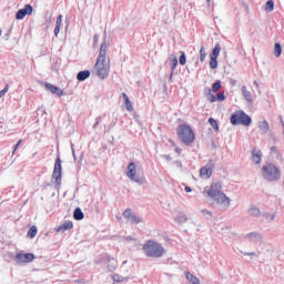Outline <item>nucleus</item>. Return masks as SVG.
Masks as SVG:
<instances>
[{
  "mask_svg": "<svg viewBox=\"0 0 284 284\" xmlns=\"http://www.w3.org/2000/svg\"><path fill=\"white\" fill-rule=\"evenodd\" d=\"M94 72L98 79H108L110 77V59H108V42H102L100 52L95 62Z\"/></svg>",
  "mask_w": 284,
  "mask_h": 284,
  "instance_id": "obj_1",
  "label": "nucleus"
},
{
  "mask_svg": "<svg viewBox=\"0 0 284 284\" xmlns=\"http://www.w3.org/2000/svg\"><path fill=\"white\" fill-rule=\"evenodd\" d=\"M143 252L149 258H161L165 254V248L158 242L149 240L143 245Z\"/></svg>",
  "mask_w": 284,
  "mask_h": 284,
  "instance_id": "obj_2",
  "label": "nucleus"
},
{
  "mask_svg": "<svg viewBox=\"0 0 284 284\" xmlns=\"http://www.w3.org/2000/svg\"><path fill=\"white\" fill-rule=\"evenodd\" d=\"M178 134H179V139L185 145H190V144L194 143L195 135H194V131H192V128H190V125L181 124L179 126Z\"/></svg>",
  "mask_w": 284,
  "mask_h": 284,
  "instance_id": "obj_3",
  "label": "nucleus"
},
{
  "mask_svg": "<svg viewBox=\"0 0 284 284\" xmlns=\"http://www.w3.org/2000/svg\"><path fill=\"white\" fill-rule=\"evenodd\" d=\"M262 174L266 181H278L281 179V170L276 165L268 163L262 168Z\"/></svg>",
  "mask_w": 284,
  "mask_h": 284,
  "instance_id": "obj_4",
  "label": "nucleus"
},
{
  "mask_svg": "<svg viewBox=\"0 0 284 284\" xmlns=\"http://www.w3.org/2000/svg\"><path fill=\"white\" fill-rule=\"evenodd\" d=\"M232 125H252V118L243 111H237L231 115Z\"/></svg>",
  "mask_w": 284,
  "mask_h": 284,
  "instance_id": "obj_5",
  "label": "nucleus"
},
{
  "mask_svg": "<svg viewBox=\"0 0 284 284\" xmlns=\"http://www.w3.org/2000/svg\"><path fill=\"white\" fill-rule=\"evenodd\" d=\"M126 176L131 179L134 183H138V185H143L145 183V180L143 178L136 176V163L130 162L126 168Z\"/></svg>",
  "mask_w": 284,
  "mask_h": 284,
  "instance_id": "obj_6",
  "label": "nucleus"
},
{
  "mask_svg": "<svg viewBox=\"0 0 284 284\" xmlns=\"http://www.w3.org/2000/svg\"><path fill=\"white\" fill-rule=\"evenodd\" d=\"M61 176H62V166H61V158L58 156L54 163V169L52 173V179L55 185H61Z\"/></svg>",
  "mask_w": 284,
  "mask_h": 284,
  "instance_id": "obj_7",
  "label": "nucleus"
},
{
  "mask_svg": "<svg viewBox=\"0 0 284 284\" xmlns=\"http://www.w3.org/2000/svg\"><path fill=\"white\" fill-rule=\"evenodd\" d=\"M217 205H220L221 210H229L231 205V200L227 197L225 193H220V195H215L212 197Z\"/></svg>",
  "mask_w": 284,
  "mask_h": 284,
  "instance_id": "obj_8",
  "label": "nucleus"
},
{
  "mask_svg": "<svg viewBox=\"0 0 284 284\" xmlns=\"http://www.w3.org/2000/svg\"><path fill=\"white\" fill-rule=\"evenodd\" d=\"M100 263L102 265H106V270H109V272H114V270L119 267V263L110 255H103Z\"/></svg>",
  "mask_w": 284,
  "mask_h": 284,
  "instance_id": "obj_9",
  "label": "nucleus"
},
{
  "mask_svg": "<svg viewBox=\"0 0 284 284\" xmlns=\"http://www.w3.org/2000/svg\"><path fill=\"white\" fill-rule=\"evenodd\" d=\"M216 168V163H214L212 160L207 162L206 165H204L200 170V176L202 179H210L212 176V172H214V169Z\"/></svg>",
  "mask_w": 284,
  "mask_h": 284,
  "instance_id": "obj_10",
  "label": "nucleus"
},
{
  "mask_svg": "<svg viewBox=\"0 0 284 284\" xmlns=\"http://www.w3.org/2000/svg\"><path fill=\"white\" fill-rule=\"evenodd\" d=\"M36 256L32 253H18L14 256V261L18 265H23L26 263H32L34 261Z\"/></svg>",
  "mask_w": 284,
  "mask_h": 284,
  "instance_id": "obj_11",
  "label": "nucleus"
},
{
  "mask_svg": "<svg viewBox=\"0 0 284 284\" xmlns=\"http://www.w3.org/2000/svg\"><path fill=\"white\" fill-rule=\"evenodd\" d=\"M123 216L129 221V223H131V225H139V223H143V219L136 216V214L132 212V209H126L123 212Z\"/></svg>",
  "mask_w": 284,
  "mask_h": 284,
  "instance_id": "obj_12",
  "label": "nucleus"
},
{
  "mask_svg": "<svg viewBox=\"0 0 284 284\" xmlns=\"http://www.w3.org/2000/svg\"><path fill=\"white\" fill-rule=\"evenodd\" d=\"M221 190H222L221 182L212 183L207 191V196H210L211 199H213L214 196H219L220 194H223Z\"/></svg>",
  "mask_w": 284,
  "mask_h": 284,
  "instance_id": "obj_13",
  "label": "nucleus"
},
{
  "mask_svg": "<svg viewBox=\"0 0 284 284\" xmlns=\"http://www.w3.org/2000/svg\"><path fill=\"white\" fill-rule=\"evenodd\" d=\"M32 12H34V9L31 7V4H26L23 9L18 10L16 13V19L21 21V19H26V16L32 14Z\"/></svg>",
  "mask_w": 284,
  "mask_h": 284,
  "instance_id": "obj_14",
  "label": "nucleus"
},
{
  "mask_svg": "<svg viewBox=\"0 0 284 284\" xmlns=\"http://www.w3.org/2000/svg\"><path fill=\"white\" fill-rule=\"evenodd\" d=\"M245 239L251 243H263V235L258 232H251L245 235Z\"/></svg>",
  "mask_w": 284,
  "mask_h": 284,
  "instance_id": "obj_15",
  "label": "nucleus"
},
{
  "mask_svg": "<svg viewBox=\"0 0 284 284\" xmlns=\"http://www.w3.org/2000/svg\"><path fill=\"white\" fill-rule=\"evenodd\" d=\"M44 88L49 90V92H52V94H57V97H63V90L59 89L50 82H47Z\"/></svg>",
  "mask_w": 284,
  "mask_h": 284,
  "instance_id": "obj_16",
  "label": "nucleus"
},
{
  "mask_svg": "<svg viewBox=\"0 0 284 284\" xmlns=\"http://www.w3.org/2000/svg\"><path fill=\"white\" fill-rule=\"evenodd\" d=\"M242 97H244L245 101H247V103H254V99L252 98V92H250V90H247L246 85H243L242 89Z\"/></svg>",
  "mask_w": 284,
  "mask_h": 284,
  "instance_id": "obj_17",
  "label": "nucleus"
},
{
  "mask_svg": "<svg viewBox=\"0 0 284 284\" xmlns=\"http://www.w3.org/2000/svg\"><path fill=\"white\" fill-rule=\"evenodd\" d=\"M247 214H248V216H254L255 219H261V216L263 215L261 213V209H258L256 205L251 206L247 210Z\"/></svg>",
  "mask_w": 284,
  "mask_h": 284,
  "instance_id": "obj_18",
  "label": "nucleus"
},
{
  "mask_svg": "<svg viewBox=\"0 0 284 284\" xmlns=\"http://www.w3.org/2000/svg\"><path fill=\"white\" fill-rule=\"evenodd\" d=\"M263 156V153L261 152V150L257 149H253L252 151V159L253 162L258 165V163H261V158Z\"/></svg>",
  "mask_w": 284,
  "mask_h": 284,
  "instance_id": "obj_19",
  "label": "nucleus"
},
{
  "mask_svg": "<svg viewBox=\"0 0 284 284\" xmlns=\"http://www.w3.org/2000/svg\"><path fill=\"white\" fill-rule=\"evenodd\" d=\"M122 99L124 101V105H126L128 112H133L134 105H132V101H130V98L128 97L126 93H122Z\"/></svg>",
  "mask_w": 284,
  "mask_h": 284,
  "instance_id": "obj_20",
  "label": "nucleus"
},
{
  "mask_svg": "<svg viewBox=\"0 0 284 284\" xmlns=\"http://www.w3.org/2000/svg\"><path fill=\"white\" fill-rule=\"evenodd\" d=\"M63 23V16H59L55 21L54 36L59 37V32H61V26Z\"/></svg>",
  "mask_w": 284,
  "mask_h": 284,
  "instance_id": "obj_21",
  "label": "nucleus"
},
{
  "mask_svg": "<svg viewBox=\"0 0 284 284\" xmlns=\"http://www.w3.org/2000/svg\"><path fill=\"white\" fill-rule=\"evenodd\" d=\"M258 130L262 132V134H267V132H270V123H267L266 120L260 122Z\"/></svg>",
  "mask_w": 284,
  "mask_h": 284,
  "instance_id": "obj_22",
  "label": "nucleus"
},
{
  "mask_svg": "<svg viewBox=\"0 0 284 284\" xmlns=\"http://www.w3.org/2000/svg\"><path fill=\"white\" fill-rule=\"evenodd\" d=\"M185 276H186V280L189 281V283L201 284V280H199V277H196L194 274L186 272Z\"/></svg>",
  "mask_w": 284,
  "mask_h": 284,
  "instance_id": "obj_23",
  "label": "nucleus"
},
{
  "mask_svg": "<svg viewBox=\"0 0 284 284\" xmlns=\"http://www.w3.org/2000/svg\"><path fill=\"white\" fill-rule=\"evenodd\" d=\"M84 214H83V211L81 210V207H77L73 212V219L75 221H83L84 219Z\"/></svg>",
  "mask_w": 284,
  "mask_h": 284,
  "instance_id": "obj_24",
  "label": "nucleus"
},
{
  "mask_svg": "<svg viewBox=\"0 0 284 284\" xmlns=\"http://www.w3.org/2000/svg\"><path fill=\"white\" fill-rule=\"evenodd\" d=\"M78 81H85L87 79H90V71L89 70H84V71H80L77 75Z\"/></svg>",
  "mask_w": 284,
  "mask_h": 284,
  "instance_id": "obj_25",
  "label": "nucleus"
},
{
  "mask_svg": "<svg viewBox=\"0 0 284 284\" xmlns=\"http://www.w3.org/2000/svg\"><path fill=\"white\" fill-rule=\"evenodd\" d=\"M128 278H130V276L119 275V274L112 275V280L114 281V283H125V281H128Z\"/></svg>",
  "mask_w": 284,
  "mask_h": 284,
  "instance_id": "obj_26",
  "label": "nucleus"
},
{
  "mask_svg": "<svg viewBox=\"0 0 284 284\" xmlns=\"http://www.w3.org/2000/svg\"><path fill=\"white\" fill-rule=\"evenodd\" d=\"M72 227H74V224L70 221H67L63 223V225L58 227V232H65V230H72Z\"/></svg>",
  "mask_w": 284,
  "mask_h": 284,
  "instance_id": "obj_27",
  "label": "nucleus"
},
{
  "mask_svg": "<svg viewBox=\"0 0 284 284\" xmlns=\"http://www.w3.org/2000/svg\"><path fill=\"white\" fill-rule=\"evenodd\" d=\"M281 54H283V47L281 45V43L276 42L274 45V55L278 58L281 57Z\"/></svg>",
  "mask_w": 284,
  "mask_h": 284,
  "instance_id": "obj_28",
  "label": "nucleus"
},
{
  "mask_svg": "<svg viewBox=\"0 0 284 284\" xmlns=\"http://www.w3.org/2000/svg\"><path fill=\"white\" fill-rule=\"evenodd\" d=\"M220 54H221V44L217 43V44H215V47H214L210 57L219 59Z\"/></svg>",
  "mask_w": 284,
  "mask_h": 284,
  "instance_id": "obj_29",
  "label": "nucleus"
},
{
  "mask_svg": "<svg viewBox=\"0 0 284 284\" xmlns=\"http://www.w3.org/2000/svg\"><path fill=\"white\" fill-rule=\"evenodd\" d=\"M175 223H187V215L185 214H179L178 216H175L174 219Z\"/></svg>",
  "mask_w": 284,
  "mask_h": 284,
  "instance_id": "obj_30",
  "label": "nucleus"
},
{
  "mask_svg": "<svg viewBox=\"0 0 284 284\" xmlns=\"http://www.w3.org/2000/svg\"><path fill=\"white\" fill-rule=\"evenodd\" d=\"M121 273L123 276H128L130 274V267L128 266V261H124L121 266Z\"/></svg>",
  "mask_w": 284,
  "mask_h": 284,
  "instance_id": "obj_31",
  "label": "nucleus"
},
{
  "mask_svg": "<svg viewBox=\"0 0 284 284\" xmlns=\"http://www.w3.org/2000/svg\"><path fill=\"white\" fill-rule=\"evenodd\" d=\"M39 230L37 229V226H31L28 231V236L29 239H34V236H37Z\"/></svg>",
  "mask_w": 284,
  "mask_h": 284,
  "instance_id": "obj_32",
  "label": "nucleus"
},
{
  "mask_svg": "<svg viewBox=\"0 0 284 284\" xmlns=\"http://www.w3.org/2000/svg\"><path fill=\"white\" fill-rule=\"evenodd\" d=\"M265 11L266 12H274V0H268L265 3Z\"/></svg>",
  "mask_w": 284,
  "mask_h": 284,
  "instance_id": "obj_33",
  "label": "nucleus"
},
{
  "mask_svg": "<svg viewBox=\"0 0 284 284\" xmlns=\"http://www.w3.org/2000/svg\"><path fill=\"white\" fill-rule=\"evenodd\" d=\"M210 69L211 70H216V68H219V61L216 59L219 58H212L210 57Z\"/></svg>",
  "mask_w": 284,
  "mask_h": 284,
  "instance_id": "obj_34",
  "label": "nucleus"
},
{
  "mask_svg": "<svg viewBox=\"0 0 284 284\" xmlns=\"http://www.w3.org/2000/svg\"><path fill=\"white\" fill-rule=\"evenodd\" d=\"M262 216H264V219H266V221L272 222L274 221V219H276V213H263Z\"/></svg>",
  "mask_w": 284,
  "mask_h": 284,
  "instance_id": "obj_35",
  "label": "nucleus"
},
{
  "mask_svg": "<svg viewBox=\"0 0 284 284\" xmlns=\"http://www.w3.org/2000/svg\"><path fill=\"white\" fill-rule=\"evenodd\" d=\"M207 57V52H205V47L202 45L200 49V61L203 63L205 61V58Z\"/></svg>",
  "mask_w": 284,
  "mask_h": 284,
  "instance_id": "obj_36",
  "label": "nucleus"
},
{
  "mask_svg": "<svg viewBox=\"0 0 284 284\" xmlns=\"http://www.w3.org/2000/svg\"><path fill=\"white\" fill-rule=\"evenodd\" d=\"M176 65H179V58L173 57L171 59V71H172V73L174 72V70H176Z\"/></svg>",
  "mask_w": 284,
  "mask_h": 284,
  "instance_id": "obj_37",
  "label": "nucleus"
},
{
  "mask_svg": "<svg viewBox=\"0 0 284 284\" xmlns=\"http://www.w3.org/2000/svg\"><path fill=\"white\" fill-rule=\"evenodd\" d=\"M209 123H210V125H212V128L215 130V132H219V122H216V120L214 118H210Z\"/></svg>",
  "mask_w": 284,
  "mask_h": 284,
  "instance_id": "obj_38",
  "label": "nucleus"
},
{
  "mask_svg": "<svg viewBox=\"0 0 284 284\" xmlns=\"http://www.w3.org/2000/svg\"><path fill=\"white\" fill-rule=\"evenodd\" d=\"M221 90V80H217L212 85V92H219Z\"/></svg>",
  "mask_w": 284,
  "mask_h": 284,
  "instance_id": "obj_39",
  "label": "nucleus"
},
{
  "mask_svg": "<svg viewBox=\"0 0 284 284\" xmlns=\"http://www.w3.org/2000/svg\"><path fill=\"white\" fill-rule=\"evenodd\" d=\"M185 63H187V59L185 58V52L181 51L180 65H185Z\"/></svg>",
  "mask_w": 284,
  "mask_h": 284,
  "instance_id": "obj_40",
  "label": "nucleus"
},
{
  "mask_svg": "<svg viewBox=\"0 0 284 284\" xmlns=\"http://www.w3.org/2000/svg\"><path fill=\"white\" fill-rule=\"evenodd\" d=\"M8 90H10V87L7 84L3 90L0 91V99H2V97H6V94H8Z\"/></svg>",
  "mask_w": 284,
  "mask_h": 284,
  "instance_id": "obj_41",
  "label": "nucleus"
},
{
  "mask_svg": "<svg viewBox=\"0 0 284 284\" xmlns=\"http://www.w3.org/2000/svg\"><path fill=\"white\" fill-rule=\"evenodd\" d=\"M216 99H217V101H225V93H223V92L217 93Z\"/></svg>",
  "mask_w": 284,
  "mask_h": 284,
  "instance_id": "obj_42",
  "label": "nucleus"
},
{
  "mask_svg": "<svg viewBox=\"0 0 284 284\" xmlns=\"http://www.w3.org/2000/svg\"><path fill=\"white\" fill-rule=\"evenodd\" d=\"M21 140H19L17 143H16V145H14V149H13V151H12V154H14V152H17V150H19V145H21Z\"/></svg>",
  "mask_w": 284,
  "mask_h": 284,
  "instance_id": "obj_43",
  "label": "nucleus"
},
{
  "mask_svg": "<svg viewBox=\"0 0 284 284\" xmlns=\"http://www.w3.org/2000/svg\"><path fill=\"white\" fill-rule=\"evenodd\" d=\"M202 214H204V216H212V212L209 210H202Z\"/></svg>",
  "mask_w": 284,
  "mask_h": 284,
  "instance_id": "obj_44",
  "label": "nucleus"
},
{
  "mask_svg": "<svg viewBox=\"0 0 284 284\" xmlns=\"http://www.w3.org/2000/svg\"><path fill=\"white\" fill-rule=\"evenodd\" d=\"M242 254H244V256H256L255 252H250V253L245 252V253H242Z\"/></svg>",
  "mask_w": 284,
  "mask_h": 284,
  "instance_id": "obj_45",
  "label": "nucleus"
},
{
  "mask_svg": "<svg viewBox=\"0 0 284 284\" xmlns=\"http://www.w3.org/2000/svg\"><path fill=\"white\" fill-rule=\"evenodd\" d=\"M72 154H73V159L77 161V153L74 152V146H72Z\"/></svg>",
  "mask_w": 284,
  "mask_h": 284,
  "instance_id": "obj_46",
  "label": "nucleus"
},
{
  "mask_svg": "<svg viewBox=\"0 0 284 284\" xmlns=\"http://www.w3.org/2000/svg\"><path fill=\"white\" fill-rule=\"evenodd\" d=\"M230 83H231V85H236V80H234V79H231V81H230Z\"/></svg>",
  "mask_w": 284,
  "mask_h": 284,
  "instance_id": "obj_47",
  "label": "nucleus"
},
{
  "mask_svg": "<svg viewBox=\"0 0 284 284\" xmlns=\"http://www.w3.org/2000/svg\"><path fill=\"white\" fill-rule=\"evenodd\" d=\"M214 101H216V97L211 95V103H214Z\"/></svg>",
  "mask_w": 284,
  "mask_h": 284,
  "instance_id": "obj_48",
  "label": "nucleus"
},
{
  "mask_svg": "<svg viewBox=\"0 0 284 284\" xmlns=\"http://www.w3.org/2000/svg\"><path fill=\"white\" fill-rule=\"evenodd\" d=\"M185 192H192V187H190V186H185Z\"/></svg>",
  "mask_w": 284,
  "mask_h": 284,
  "instance_id": "obj_49",
  "label": "nucleus"
},
{
  "mask_svg": "<svg viewBox=\"0 0 284 284\" xmlns=\"http://www.w3.org/2000/svg\"><path fill=\"white\" fill-rule=\"evenodd\" d=\"M172 77H174V72L172 73V71H171V74H170L169 81H172Z\"/></svg>",
  "mask_w": 284,
  "mask_h": 284,
  "instance_id": "obj_50",
  "label": "nucleus"
},
{
  "mask_svg": "<svg viewBox=\"0 0 284 284\" xmlns=\"http://www.w3.org/2000/svg\"><path fill=\"white\" fill-rule=\"evenodd\" d=\"M175 152H178V154H181L182 150L179 149V148H176V149H175Z\"/></svg>",
  "mask_w": 284,
  "mask_h": 284,
  "instance_id": "obj_51",
  "label": "nucleus"
},
{
  "mask_svg": "<svg viewBox=\"0 0 284 284\" xmlns=\"http://www.w3.org/2000/svg\"><path fill=\"white\" fill-rule=\"evenodd\" d=\"M126 241H134V239H132V236H128Z\"/></svg>",
  "mask_w": 284,
  "mask_h": 284,
  "instance_id": "obj_52",
  "label": "nucleus"
},
{
  "mask_svg": "<svg viewBox=\"0 0 284 284\" xmlns=\"http://www.w3.org/2000/svg\"><path fill=\"white\" fill-rule=\"evenodd\" d=\"M253 84L258 88V82L257 81H254Z\"/></svg>",
  "mask_w": 284,
  "mask_h": 284,
  "instance_id": "obj_53",
  "label": "nucleus"
},
{
  "mask_svg": "<svg viewBox=\"0 0 284 284\" xmlns=\"http://www.w3.org/2000/svg\"><path fill=\"white\" fill-rule=\"evenodd\" d=\"M280 119H281V123H282V125L284 128L283 116L280 115Z\"/></svg>",
  "mask_w": 284,
  "mask_h": 284,
  "instance_id": "obj_54",
  "label": "nucleus"
},
{
  "mask_svg": "<svg viewBox=\"0 0 284 284\" xmlns=\"http://www.w3.org/2000/svg\"><path fill=\"white\" fill-rule=\"evenodd\" d=\"M1 34H2V31H1V29H0V37H1Z\"/></svg>",
  "mask_w": 284,
  "mask_h": 284,
  "instance_id": "obj_55",
  "label": "nucleus"
},
{
  "mask_svg": "<svg viewBox=\"0 0 284 284\" xmlns=\"http://www.w3.org/2000/svg\"><path fill=\"white\" fill-rule=\"evenodd\" d=\"M206 1H207V3H210L211 0H206Z\"/></svg>",
  "mask_w": 284,
  "mask_h": 284,
  "instance_id": "obj_56",
  "label": "nucleus"
},
{
  "mask_svg": "<svg viewBox=\"0 0 284 284\" xmlns=\"http://www.w3.org/2000/svg\"><path fill=\"white\" fill-rule=\"evenodd\" d=\"M209 92H212V90H211V89H209Z\"/></svg>",
  "mask_w": 284,
  "mask_h": 284,
  "instance_id": "obj_57",
  "label": "nucleus"
}]
</instances>
